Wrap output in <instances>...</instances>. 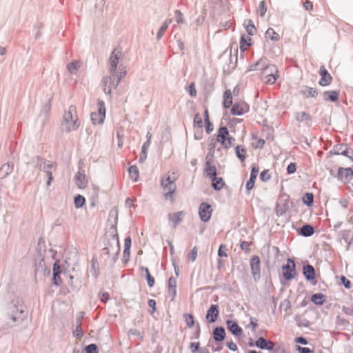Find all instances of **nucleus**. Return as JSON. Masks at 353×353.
Instances as JSON below:
<instances>
[{"instance_id":"obj_1","label":"nucleus","mask_w":353,"mask_h":353,"mask_svg":"<svg viewBox=\"0 0 353 353\" xmlns=\"http://www.w3.org/2000/svg\"><path fill=\"white\" fill-rule=\"evenodd\" d=\"M122 57V51L121 49H114L109 59V66L110 76L104 79V91L110 93L113 88L119 83L121 79L126 74V70L125 67L119 66L117 69L119 60Z\"/></svg>"},{"instance_id":"obj_2","label":"nucleus","mask_w":353,"mask_h":353,"mask_svg":"<svg viewBox=\"0 0 353 353\" xmlns=\"http://www.w3.org/2000/svg\"><path fill=\"white\" fill-rule=\"evenodd\" d=\"M260 65L263 66V61L262 60H260L258 61L255 67L256 68L254 70H261V79L266 83L272 85L274 84L276 81L279 77V72L276 67V65L274 64H270L264 66L262 68H258Z\"/></svg>"},{"instance_id":"obj_3","label":"nucleus","mask_w":353,"mask_h":353,"mask_svg":"<svg viewBox=\"0 0 353 353\" xmlns=\"http://www.w3.org/2000/svg\"><path fill=\"white\" fill-rule=\"evenodd\" d=\"M178 176L176 173L172 172L168 173L161 179V186L164 192V196L165 199H170L172 201L173 199V194L176 190L175 181H176Z\"/></svg>"},{"instance_id":"obj_4","label":"nucleus","mask_w":353,"mask_h":353,"mask_svg":"<svg viewBox=\"0 0 353 353\" xmlns=\"http://www.w3.org/2000/svg\"><path fill=\"white\" fill-rule=\"evenodd\" d=\"M77 125V111L74 108L70 107L69 110L65 112L62 128L64 130L70 132L75 130Z\"/></svg>"},{"instance_id":"obj_5","label":"nucleus","mask_w":353,"mask_h":353,"mask_svg":"<svg viewBox=\"0 0 353 353\" xmlns=\"http://www.w3.org/2000/svg\"><path fill=\"white\" fill-rule=\"evenodd\" d=\"M104 248L102 251L106 255L116 254L119 250V243L117 233L112 234L110 236L107 235L104 239Z\"/></svg>"},{"instance_id":"obj_6","label":"nucleus","mask_w":353,"mask_h":353,"mask_svg":"<svg viewBox=\"0 0 353 353\" xmlns=\"http://www.w3.org/2000/svg\"><path fill=\"white\" fill-rule=\"evenodd\" d=\"M216 141L223 148L228 149L232 145L234 138L230 134L226 127H221L218 130Z\"/></svg>"},{"instance_id":"obj_7","label":"nucleus","mask_w":353,"mask_h":353,"mask_svg":"<svg viewBox=\"0 0 353 353\" xmlns=\"http://www.w3.org/2000/svg\"><path fill=\"white\" fill-rule=\"evenodd\" d=\"M90 117L94 125L102 124L103 123L105 117V108L103 101L99 103L97 112H92Z\"/></svg>"},{"instance_id":"obj_8","label":"nucleus","mask_w":353,"mask_h":353,"mask_svg":"<svg viewBox=\"0 0 353 353\" xmlns=\"http://www.w3.org/2000/svg\"><path fill=\"white\" fill-rule=\"evenodd\" d=\"M250 110L249 105L244 101H239L235 102L230 109V112L234 116H241L248 112Z\"/></svg>"},{"instance_id":"obj_9","label":"nucleus","mask_w":353,"mask_h":353,"mask_svg":"<svg viewBox=\"0 0 353 353\" xmlns=\"http://www.w3.org/2000/svg\"><path fill=\"white\" fill-rule=\"evenodd\" d=\"M295 263L294 261L290 259L287 260L286 264L283 266L282 274L285 279L291 280L295 275Z\"/></svg>"},{"instance_id":"obj_10","label":"nucleus","mask_w":353,"mask_h":353,"mask_svg":"<svg viewBox=\"0 0 353 353\" xmlns=\"http://www.w3.org/2000/svg\"><path fill=\"white\" fill-rule=\"evenodd\" d=\"M212 209L210 204L202 203L199 208V214L201 220L207 222L212 216Z\"/></svg>"},{"instance_id":"obj_11","label":"nucleus","mask_w":353,"mask_h":353,"mask_svg":"<svg viewBox=\"0 0 353 353\" xmlns=\"http://www.w3.org/2000/svg\"><path fill=\"white\" fill-rule=\"evenodd\" d=\"M261 261L258 256H253L250 259V268L255 281L259 279L261 272Z\"/></svg>"},{"instance_id":"obj_12","label":"nucleus","mask_w":353,"mask_h":353,"mask_svg":"<svg viewBox=\"0 0 353 353\" xmlns=\"http://www.w3.org/2000/svg\"><path fill=\"white\" fill-rule=\"evenodd\" d=\"M319 74L321 76V79L319 82L320 85L327 86L331 84L332 81V77L323 65L320 68Z\"/></svg>"},{"instance_id":"obj_13","label":"nucleus","mask_w":353,"mask_h":353,"mask_svg":"<svg viewBox=\"0 0 353 353\" xmlns=\"http://www.w3.org/2000/svg\"><path fill=\"white\" fill-rule=\"evenodd\" d=\"M102 262V254L98 253L94 254L92 259V275L98 277L100 274L99 263Z\"/></svg>"},{"instance_id":"obj_14","label":"nucleus","mask_w":353,"mask_h":353,"mask_svg":"<svg viewBox=\"0 0 353 353\" xmlns=\"http://www.w3.org/2000/svg\"><path fill=\"white\" fill-rule=\"evenodd\" d=\"M219 316V307L217 305H212L207 311L206 319L210 323H214L216 321Z\"/></svg>"},{"instance_id":"obj_15","label":"nucleus","mask_w":353,"mask_h":353,"mask_svg":"<svg viewBox=\"0 0 353 353\" xmlns=\"http://www.w3.org/2000/svg\"><path fill=\"white\" fill-rule=\"evenodd\" d=\"M256 345L261 349L272 350L274 347V343L271 341H267L263 337H260L256 341Z\"/></svg>"},{"instance_id":"obj_16","label":"nucleus","mask_w":353,"mask_h":353,"mask_svg":"<svg viewBox=\"0 0 353 353\" xmlns=\"http://www.w3.org/2000/svg\"><path fill=\"white\" fill-rule=\"evenodd\" d=\"M252 39L249 35L243 34L240 39V50L241 52H245L252 45Z\"/></svg>"},{"instance_id":"obj_17","label":"nucleus","mask_w":353,"mask_h":353,"mask_svg":"<svg viewBox=\"0 0 353 353\" xmlns=\"http://www.w3.org/2000/svg\"><path fill=\"white\" fill-rule=\"evenodd\" d=\"M226 323L229 331L231 332L235 336H240L242 334V329L239 326V325L236 322L231 320H228L227 321Z\"/></svg>"},{"instance_id":"obj_18","label":"nucleus","mask_w":353,"mask_h":353,"mask_svg":"<svg viewBox=\"0 0 353 353\" xmlns=\"http://www.w3.org/2000/svg\"><path fill=\"white\" fill-rule=\"evenodd\" d=\"M232 105V94L230 90H227L223 94V106L228 109Z\"/></svg>"},{"instance_id":"obj_19","label":"nucleus","mask_w":353,"mask_h":353,"mask_svg":"<svg viewBox=\"0 0 353 353\" xmlns=\"http://www.w3.org/2000/svg\"><path fill=\"white\" fill-rule=\"evenodd\" d=\"M210 179L212 180V185L216 190H221L225 185V183L222 177H218L215 176Z\"/></svg>"},{"instance_id":"obj_20","label":"nucleus","mask_w":353,"mask_h":353,"mask_svg":"<svg viewBox=\"0 0 353 353\" xmlns=\"http://www.w3.org/2000/svg\"><path fill=\"white\" fill-rule=\"evenodd\" d=\"M265 37L267 39H270L273 41H278L281 38L280 34L272 28H269L266 30Z\"/></svg>"},{"instance_id":"obj_21","label":"nucleus","mask_w":353,"mask_h":353,"mask_svg":"<svg viewBox=\"0 0 353 353\" xmlns=\"http://www.w3.org/2000/svg\"><path fill=\"white\" fill-rule=\"evenodd\" d=\"M243 26L248 33L249 36L254 35L256 32V29L251 19H246L244 21Z\"/></svg>"},{"instance_id":"obj_22","label":"nucleus","mask_w":353,"mask_h":353,"mask_svg":"<svg viewBox=\"0 0 353 353\" xmlns=\"http://www.w3.org/2000/svg\"><path fill=\"white\" fill-rule=\"evenodd\" d=\"M204 121L205 131L208 134H210L214 129L213 123L210 121L209 112L207 108L204 110Z\"/></svg>"},{"instance_id":"obj_23","label":"nucleus","mask_w":353,"mask_h":353,"mask_svg":"<svg viewBox=\"0 0 353 353\" xmlns=\"http://www.w3.org/2000/svg\"><path fill=\"white\" fill-rule=\"evenodd\" d=\"M168 294L174 299L176 294V279L171 277L168 281Z\"/></svg>"},{"instance_id":"obj_24","label":"nucleus","mask_w":353,"mask_h":353,"mask_svg":"<svg viewBox=\"0 0 353 353\" xmlns=\"http://www.w3.org/2000/svg\"><path fill=\"white\" fill-rule=\"evenodd\" d=\"M13 169V166L10 163H4L0 168V177L3 179L10 174Z\"/></svg>"},{"instance_id":"obj_25","label":"nucleus","mask_w":353,"mask_h":353,"mask_svg":"<svg viewBox=\"0 0 353 353\" xmlns=\"http://www.w3.org/2000/svg\"><path fill=\"white\" fill-rule=\"evenodd\" d=\"M303 274L307 280L314 279L315 277V271L313 266L307 265L303 268Z\"/></svg>"},{"instance_id":"obj_26","label":"nucleus","mask_w":353,"mask_h":353,"mask_svg":"<svg viewBox=\"0 0 353 353\" xmlns=\"http://www.w3.org/2000/svg\"><path fill=\"white\" fill-rule=\"evenodd\" d=\"M183 215V212L171 213L169 214V220L175 227L182 220Z\"/></svg>"},{"instance_id":"obj_27","label":"nucleus","mask_w":353,"mask_h":353,"mask_svg":"<svg viewBox=\"0 0 353 353\" xmlns=\"http://www.w3.org/2000/svg\"><path fill=\"white\" fill-rule=\"evenodd\" d=\"M339 93L338 91L332 90V91H326L323 93L324 99L326 101H330L332 102H335L339 99Z\"/></svg>"},{"instance_id":"obj_28","label":"nucleus","mask_w":353,"mask_h":353,"mask_svg":"<svg viewBox=\"0 0 353 353\" xmlns=\"http://www.w3.org/2000/svg\"><path fill=\"white\" fill-rule=\"evenodd\" d=\"M214 339L216 341H221L224 339L225 332L224 328L220 327H216L213 331Z\"/></svg>"},{"instance_id":"obj_29","label":"nucleus","mask_w":353,"mask_h":353,"mask_svg":"<svg viewBox=\"0 0 353 353\" xmlns=\"http://www.w3.org/2000/svg\"><path fill=\"white\" fill-rule=\"evenodd\" d=\"M75 181L77 185L80 188H83L86 186V179L85 174H81L80 172H79L75 176Z\"/></svg>"},{"instance_id":"obj_30","label":"nucleus","mask_w":353,"mask_h":353,"mask_svg":"<svg viewBox=\"0 0 353 353\" xmlns=\"http://www.w3.org/2000/svg\"><path fill=\"white\" fill-rule=\"evenodd\" d=\"M205 170L207 176H209L210 179L216 176V168L210 162L206 163Z\"/></svg>"},{"instance_id":"obj_31","label":"nucleus","mask_w":353,"mask_h":353,"mask_svg":"<svg viewBox=\"0 0 353 353\" xmlns=\"http://www.w3.org/2000/svg\"><path fill=\"white\" fill-rule=\"evenodd\" d=\"M235 152L237 157L241 160V161L243 162L246 158V149L241 145H237L235 148Z\"/></svg>"},{"instance_id":"obj_32","label":"nucleus","mask_w":353,"mask_h":353,"mask_svg":"<svg viewBox=\"0 0 353 353\" xmlns=\"http://www.w3.org/2000/svg\"><path fill=\"white\" fill-rule=\"evenodd\" d=\"M203 119L204 115L202 116L200 113H196L194 117V128L202 129V128L203 127Z\"/></svg>"},{"instance_id":"obj_33","label":"nucleus","mask_w":353,"mask_h":353,"mask_svg":"<svg viewBox=\"0 0 353 353\" xmlns=\"http://www.w3.org/2000/svg\"><path fill=\"white\" fill-rule=\"evenodd\" d=\"M129 176L130 179L134 181H137L139 177V169L136 165H132L129 168L128 170Z\"/></svg>"},{"instance_id":"obj_34","label":"nucleus","mask_w":353,"mask_h":353,"mask_svg":"<svg viewBox=\"0 0 353 353\" xmlns=\"http://www.w3.org/2000/svg\"><path fill=\"white\" fill-rule=\"evenodd\" d=\"M82 66L80 61H74L68 65V70L71 74H75Z\"/></svg>"},{"instance_id":"obj_35","label":"nucleus","mask_w":353,"mask_h":353,"mask_svg":"<svg viewBox=\"0 0 353 353\" xmlns=\"http://www.w3.org/2000/svg\"><path fill=\"white\" fill-rule=\"evenodd\" d=\"M338 174L341 177H352L353 176V170L352 168H340L338 171Z\"/></svg>"},{"instance_id":"obj_36","label":"nucleus","mask_w":353,"mask_h":353,"mask_svg":"<svg viewBox=\"0 0 353 353\" xmlns=\"http://www.w3.org/2000/svg\"><path fill=\"white\" fill-rule=\"evenodd\" d=\"M172 23V19H166L161 27L160 28L158 33H157V39H159L162 37V36L164 34L165 30L168 29L169 25Z\"/></svg>"},{"instance_id":"obj_37","label":"nucleus","mask_w":353,"mask_h":353,"mask_svg":"<svg viewBox=\"0 0 353 353\" xmlns=\"http://www.w3.org/2000/svg\"><path fill=\"white\" fill-rule=\"evenodd\" d=\"M314 232L313 227L310 225H304L301 229V234L304 236H312Z\"/></svg>"},{"instance_id":"obj_38","label":"nucleus","mask_w":353,"mask_h":353,"mask_svg":"<svg viewBox=\"0 0 353 353\" xmlns=\"http://www.w3.org/2000/svg\"><path fill=\"white\" fill-rule=\"evenodd\" d=\"M324 297L321 293L314 294L312 296L311 301L316 305H322L325 301Z\"/></svg>"},{"instance_id":"obj_39","label":"nucleus","mask_w":353,"mask_h":353,"mask_svg":"<svg viewBox=\"0 0 353 353\" xmlns=\"http://www.w3.org/2000/svg\"><path fill=\"white\" fill-rule=\"evenodd\" d=\"M141 270L145 273V276L148 285L150 288L153 287L155 283V281L154 279L150 274L149 270L147 268L141 267Z\"/></svg>"},{"instance_id":"obj_40","label":"nucleus","mask_w":353,"mask_h":353,"mask_svg":"<svg viewBox=\"0 0 353 353\" xmlns=\"http://www.w3.org/2000/svg\"><path fill=\"white\" fill-rule=\"evenodd\" d=\"M130 248H131V239L130 237H128L125 239L124 242V256H129L130 253Z\"/></svg>"},{"instance_id":"obj_41","label":"nucleus","mask_w":353,"mask_h":353,"mask_svg":"<svg viewBox=\"0 0 353 353\" xmlns=\"http://www.w3.org/2000/svg\"><path fill=\"white\" fill-rule=\"evenodd\" d=\"M259 177L263 182H267L271 179V173L269 170H264L261 172Z\"/></svg>"},{"instance_id":"obj_42","label":"nucleus","mask_w":353,"mask_h":353,"mask_svg":"<svg viewBox=\"0 0 353 353\" xmlns=\"http://www.w3.org/2000/svg\"><path fill=\"white\" fill-rule=\"evenodd\" d=\"M314 201V196L312 193H306L303 197V201L307 205H311Z\"/></svg>"},{"instance_id":"obj_43","label":"nucleus","mask_w":353,"mask_h":353,"mask_svg":"<svg viewBox=\"0 0 353 353\" xmlns=\"http://www.w3.org/2000/svg\"><path fill=\"white\" fill-rule=\"evenodd\" d=\"M296 119L299 121H309V120H310V117L305 112H300L297 113Z\"/></svg>"},{"instance_id":"obj_44","label":"nucleus","mask_w":353,"mask_h":353,"mask_svg":"<svg viewBox=\"0 0 353 353\" xmlns=\"http://www.w3.org/2000/svg\"><path fill=\"white\" fill-rule=\"evenodd\" d=\"M85 201V199L81 195H78L74 198V204L77 208L81 207L84 204Z\"/></svg>"},{"instance_id":"obj_45","label":"nucleus","mask_w":353,"mask_h":353,"mask_svg":"<svg viewBox=\"0 0 353 353\" xmlns=\"http://www.w3.org/2000/svg\"><path fill=\"white\" fill-rule=\"evenodd\" d=\"M184 318L187 326L192 327L194 324V316L192 314H185Z\"/></svg>"},{"instance_id":"obj_46","label":"nucleus","mask_w":353,"mask_h":353,"mask_svg":"<svg viewBox=\"0 0 353 353\" xmlns=\"http://www.w3.org/2000/svg\"><path fill=\"white\" fill-rule=\"evenodd\" d=\"M198 254V250L196 246H194L190 253L188 255V258L191 261H194L196 259Z\"/></svg>"},{"instance_id":"obj_47","label":"nucleus","mask_w":353,"mask_h":353,"mask_svg":"<svg viewBox=\"0 0 353 353\" xmlns=\"http://www.w3.org/2000/svg\"><path fill=\"white\" fill-rule=\"evenodd\" d=\"M267 11V7L264 1L260 2L258 12L261 17H263Z\"/></svg>"},{"instance_id":"obj_48","label":"nucleus","mask_w":353,"mask_h":353,"mask_svg":"<svg viewBox=\"0 0 353 353\" xmlns=\"http://www.w3.org/2000/svg\"><path fill=\"white\" fill-rule=\"evenodd\" d=\"M227 247L224 244H221L219 246L218 254L220 257H226L228 256L227 254Z\"/></svg>"},{"instance_id":"obj_49","label":"nucleus","mask_w":353,"mask_h":353,"mask_svg":"<svg viewBox=\"0 0 353 353\" xmlns=\"http://www.w3.org/2000/svg\"><path fill=\"white\" fill-rule=\"evenodd\" d=\"M259 168L256 165L252 166L251 172H250V180L256 181V179L257 177V174L259 172Z\"/></svg>"},{"instance_id":"obj_50","label":"nucleus","mask_w":353,"mask_h":353,"mask_svg":"<svg viewBox=\"0 0 353 353\" xmlns=\"http://www.w3.org/2000/svg\"><path fill=\"white\" fill-rule=\"evenodd\" d=\"M340 281L345 288L350 289L352 288L351 282L345 276H341Z\"/></svg>"},{"instance_id":"obj_51","label":"nucleus","mask_w":353,"mask_h":353,"mask_svg":"<svg viewBox=\"0 0 353 353\" xmlns=\"http://www.w3.org/2000/svg\"><path fill=\"white\" fill-rule=\"evenodd\" d=\"M52 283L55 285H59L61 284L62 281L60 277V274H57V273L53 274Z\"/></svg>"},{"instance_id":"obj_52","label":"nucleus","mask_w":353,"mask_h":353,"mask_svg":"<svg viewBox=\"0 0 353 353\" xmlns=\"http://www.w3.org/2000/svg\"><path fill=\"white\" fill-rule=\"evenodd\" d=\"M175 16H176V21L178 24L183 23V14L179 10L175 11Z\"/></svg>"},{"instance_id":"obj_53","label":"nucleus","mask_w":353,"mask_h":353,"mask_svg":"<svg viewBox=\"0 0 353 353\" xmlns=\"http://www.w3.org/2000/svg\"><path fill=\"white\" fill-rule=\"evenodd\" d=\"M307 92L306 97H316L318 95V91L315 88H310Z\"/></svg>"},{"instance_id":"obj_54","label":"nucleus","mask_w":353,"mask_h":353,"mask_svg":"<svg viewBox=\"0 0 353 353\" xmlns=\"http://www.w3.org/2000/svg\"><path fill=\"white\" fill-rule=\"evenodd\" d=\"M296 350L299 353H312V350H311L309 347H303L299 345H297L296 347Z\"/></svg>"},{"instance_id":"obj_55","label":"nucleus","mask_w":353,"mask_h":353,"mask_svg":"<svg viewBox=\"0 0 353 353\" xmlns=\"http://www.w3.org/2000/svg\"><path fill=\"white\" fill-rule=\"evenodd\" d=\"M296 170V165L294 163H291L288 165L287 168V172L288 174H293Z\"/></svg>"},{"instance_id":"obj_56","label":"nucleus","mask_w":353,"mask_h":353,"mask_svg":"<svg viewBox=\"0 0 353 353\" xmlns=\"http://www.w3.org/2000/svg\"><path fill=\"white\" fill-rule=\"evenodd\" d=\"M53 274L57 273L61 274V268L59 264V261H56L53 265Z\"/></svg>"},{"instance_id":"obj_57","label":"nucleus","mask_w":353,"mask_h":353,"mask_svg":"<svg viewBox=\"0 0 353 353\" xmlns=\"http://www.w3.org/2000/svg\"><path fill=\"white\" fill-rule=\"evenodd\" d=\"M254 183H255L254 181H252V180L248 181L246 183V185H245V188H246L247 191L250 192L251 190H252L253 188L254 187Z\"/></svg>"},{"instance_id":"obj_58","label":"nucleus","mask_w":353,"mask_h":353,"mask_svg":"<svg viewBox=\"0 0 353 353\" xmlns=\"http://www.w3.org/2000/svg\"><path fill=\"white\" fill-rule=\"evenodd\" d=\"M99 298L101 301L105 303L109 299V294L107 292H100L99 294Z\"/></svg>"},{"instance_id":"obj_59","label":"nucleus","mask_w":353,"mask_h":353,"mask_svg":"<svg viewBox=\"0 0 353 353\" xmlns=\"http://www.w3.org/2000/svg\"><path fill=\"white\" fill-rule=\"evenodd\" d=\"M303 7L306 10H312L313 9V4L309 0H305L303 3Z\"/></svg>"},{"instance_id":"obj_60","label":"nucleus","mask_w":353,"mask_h":353,"mask_svg":"<svg viewBox=\"0 0 353 353\" xmlns=\"http://www.w3.org/2000/svg\"><path fill=\"white\" fill-rule=\"evenodd\" d=\"M241 248L245 252H248L250 250V243L248 241H242Z\"/></svg>"},{"instance_id":"obj_61","label":"nucleus","mask_w":353,"mask_h":353,"mask_svg":"<svg viewBox=\"0 0 353 353\" xmlns=\"http://www.w3.org/2000/svg\"><path fill=\"white\" fill-rule=\"evenodd\" d=\"M295 342L297 343H301V344H307V341L302 337V336H299V337H297L295 339Z\"/></svg>"},{"instance_id":"obj_62","label":"nucleus","mask_w":353,"mask_h":353,"mask_svg":"<svg viewBox=\"0 0 353 353\" xmlns=\"http://www.w3.org/2000/svg\"><path fill=\"white\" fill-rule=\"evenodd\" d=\"M98 348L95 344H90V353H98Z\"/></svg>"},{"instance_id":"obj_63","label":"nucleus","mask_w":353,"mask_h":353,"mask_svg":"<svg viewBox=\"0 0 353 353\" xmlns=\"http://www.w3.org/2000/svg\"><path fill=\"white\" fill-rule=\"evenodd\" d=\"M148 305L152 308V312L156 310V301L154 299H150L148 301Z\"/></svg>"},{"instance_id":"obj_64","label":"nucleus","mask_w":353,"mask_h":353,"mask_svg":"<svg viewBox=\"0 0 353 353\" xmlns=\"http://www.w3.org/2000/svg\"><path fill=\"white\" fill-rule=\"evenodd\" d=\"M190 94L191 96H195L196 94V90L195 89V87H194V83H192L190 85Z\"/></svg>"}]
</instances>
